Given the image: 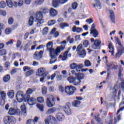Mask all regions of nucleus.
<instances>
[{"instance_id":"052dcab7","label":"nucleus","mask_w":124,"mask_h":124,"mask_svg":"<svg viewBox=\"0 0 124 124\" xmlns=\"http://www.w3.org/2000/svg\"><path fill=\"white\" fill-rule=\"evenodd\" d=\"M49 31V28L47 27H45L43 30V34H47L48 33V31Z\"/></svg>"},{"instance_id":"13d9d810","label":"nucleus","mask_w":124,"mask_h":124,"mask_svg":"<svg viewBox=\"0 0 124 124\" xmlns=\"http://www.w3.org/2000/svg\"><path fill=\"white\" fill-rule=\"evenodd\" d=\"M67 41H69L70 44H72V43L74 42V38L70 39V36H68L67 38Z\"/></svg>"},{"instance_id":"4468645a","label":"nucleus","mask_w":124,"mask_h":124,"mask_svg":"<svg viewBox=\"0 0 124 124\" xmlns=\"http://www.w3.org/2000/svg\"><path fill=\"white\" fill-rule=\"evenodd\" d=\"M46 50L49 51V54L55 53L56 49L53 48V42H49L46 44Z\"/></svg>"},{"instance_id":"1a4fd4ad","label":"nucleus","mask_w":124,"mask_h":124,"mask_svg":"<svg viewBox=\"0 0 124 124\" xmlns=\"http://www.w3.org/2000/svg\"><path fill=\"white\" fill-rule=\"evenodd\" d=\"M55 104V97L52 95L48 96V97L46 99V106L48 108L53 107L54 104Z\"/></svg>"},{"instance_id":"c03bdc74","label":"nucleus","mask_w":124,"mask_h":124,"mask_svg":"<svg viewBox=\"0 0 124 124\" xmlns=\"http://www.w3.org/2000/svg\"><path fill=\"white\" fill-rule=\"evenodd\" d=\"M31 74H33V70H30V71H27L25 73V76L26 77H29V76H31Z\"/></svg>"},{"instance_id":"6ab92c4d","label":"nucleus","mask_w":124,"mask_h":124,"mask_svg":"<svg viewBox=\"0 0 124 124\" xmlns=\"http://www.w3.org/2000/svg\"><path fill=\"white\" fill-rule=\"evenodd\" d=\"M72 106L73 107H76L77 108H79L81 106V101L78 100H74L72 102Z\"/></svg>"},{"instance_id":"6e6d98bb","label":"nucleus","mask_w":124,"mask_h":124,"mask_svg":"<svg viewBox=\"0 0 124 124\" xmlns=\"http://www.w3.org/2000/svg\"><path fill=\"white\" fill-rule=\"evenodd\" d=\"M32 93H33V91L32 90V89L29 88L27 90L26 92V93L27 94H26V95H30V94H31Z\"/></svg>"},{"instance_id":"5fc2aeb1","label":"nucleus","mask_w":124,"mask_h":124,"mask_svg":"<svg viewBox=\"0 0 124 124\" xmlns=\"http://www.w3.org/2000/svg\"><path fill=\"white\" fill-rule=\"evenodd\" d=\"M72 7L73 9L75 10V9H76L77 8V7H78V3H77V2H75L73 3L72 4Z\"/></svg>"},{"instance_id":"a18cd8bd","label":"nucleus","mask_w":124,"mask_h":124,"mask_svg":"<svg viewBox=\"0 0 124 124\" xmlns=\"http://www.w3.org/2000/svg\"><path fill=\"white\" fill-rule=\"evenodd\" d=\"M36 107L42 112L43 111V110H44V106H43V105H41V104H37Z\"/></svg>"},{"instance_id":"bf43d9fd","label":"nucleus","mask_w":124,"mask_h":124,"mask_svg":"<svg viewBox=\"0 0 124 124\" xmlns=\"http://www.w3.org/2000/svg\"><path fill=\"white\" fill-rule=\"evenodd\" d=\"M22 45V42L20 40H18L16 42V48H19L20 46Z\"/></svg>"},{"instance_id":"09e8293b","label":"nucleus","mask_w":124,"mask_h":124,"mask_svg":"<svg viewBox=\"0 0 124 124\" xmlns=\"http://www.w3.org/2000/svg\"><path fill=\"white\" fill-rule=\"evenodd\" d=\"M84 65L85 66H86L87 67H88L91 66V65H92V63L89 60H86L84 62Z\"/></svg>"},{"instance_id":"2eb2a0df","label":"nucleus","mask_w":124,"mask_h":124,"mask_svg":"<svg viewBox=\"0 0 124 124\" xmlns=\"http://www.w3.org/2000/svg\"><path fill=\"white\" fill-rule=\"evenodd\" d=\"M100 45H101V40L96 39L95 40L93 44L92 45V49H94V50H97Z\"/></svg>"},{"instance_id":"6e6552de","label":"nucleus","mask_w":124,"mask_h":124,"mask_svg":"<svg viewBox=\"0 0 124 124\" xmlns=\"http://www.w3.org/2000/svg\"><path fill=\"white\" fill-rule=\"evenodd\" d=\"M8 115H10V116H15V115H17V116H21V115H22V111H21V110L19 109L10 108L8 112Z\"/></svg>"},{"instance_id":"680f3d73","label":"nucleus","mask_w":124,"mask_h":124,"mask_svg":"<svg viewBox=\"0 0 124 124\" xmlns=\"http://www.w3.org/2000/svg\"><path fill=\"white\" fill-rule=\"evenodd\" d=\"M124 70V68L123 67H120L119 69V73H118V77H122V72Z\"/></svg>"},{"instance_id":"58836bf2","label":"nucleus","mask_w":124,"mask_h":124,"mask_svg":"<svg viewBox=\"0 0 124 124\" xmlns=\"http://www.w3.org/2000/svg\"><path fill=\"white\" fill-rule=\"evenodd\" d=\"M62 75H61V72L59 71H56V78L58 81H61L62 80Z\"/></svg>"},{"instance_id":"de8ad7c7","label":"nucleus","mask_w":124,"mask_h":124,"mask_svg":"<svg viewBox=\"0 0 124 124\" xmlns=\"http://www.w3.org/2000/svg\"><path fill=\"white\" fill-rule=\"evenodd\" d=\"M9 25H12L14 23V18L13 17H10L8 20Z\"/></svg>"},{"instance_id":"c85d7f7f","label":"nucleus","mask_w":124,"mask_h":124,"mask_svg":"<svg viewBox=\"0 0 124 124\" xmlns=\"http://www.w3.org/2000/svg\"><path fill=\"white\" fill-rule=\"evenodd\" d=\"M50 123H54V122H57L56 118L52 115H49L47 117Z\"/></svg>"},{"instance_id":"f3484780","label":"nucleus","mask_w":124,"mask_h":124,"mask_svg":"<svg viewBox=\"0 0 124 124\" xmlns=\"http://www.w3.org/2000/svg\"><path fill=\"white\" fill-rule=\"evenodd\" d=\"M56 118L58 121H59L60 122H62L64 120L65 118V117L64 116V114L62 112H58L56 114Z\"/></svg>"},{"instance_id":"f8f14e48","label":"nucleus","mask_w":124,"mask_h":124,"mask_svg":"<svg viewBox=\"0 0 124 124\" xmlns=\"http://www.w3.org/2000/svg\"><path fill=\"white\" fill-rule=\"evenodd\" d=\"M83 67V64H77V63L75 62H73L70 65V68L71 69H76L77 72H80L81 71V69Z\"/></svg>"},{"instance_id":"c9c22d12","label":"nucleus","mask_w":124,"mask_h":124,"mask_svg":"<svg viewBox=\"0 0 124 124\" xmlns=\"http://www.w3.org/2000/svg\"><path fill=\"white\" fill-rule=\"evenodd\" d=\"M60 26L62 29H64L65 27H69V24H68L67 23L62 22L60 24Z\"/></svg>"},{"instance_id":"69168bd1","label":"nucleus","mask_w":124,"mask_h":124,"mask_svg":"<svg viewBox=\"0 0 124 124\" xmlns=\"http://www.w3.org/2000/svg\"><path fill=\"white\" fill-rule=\"evenodd\" d=\"M42 10V13L43 14H46V13H48L49 12V10L47 8H44L41 10Z\"/></svg>"},{"instance_id":"79ce46f5","label":"nucleus","mask_w":124,"mask_h":124,"mask_svg":"<svg viewBox=\"0 0 124 124\" xmlns=\"http://www.w3.org/2000/svg\"><path fill=\"white\" fill-rule=\"evenodd\" d=\"M0 94L1 95V98L5 100V98H6V93L5 92H4V91H1L0 92Z\"/></svg>"},{"instance_id":"f704fd0d","label":"nucleus","mask_w":124,"mask_h":124,"mask_svg":"<svg viewBox=\"0 0 124 124\" xmlns=\"http://www.w3.org/2000/svg\"><path fill=\"white\" fill-rule=\"evenodd\" d=\"M113 65H114V63H113L112 62H110L108 64L106 63L107 71H108V72H110V71L111 70V67H112V66H113Z\"/></svg>"},{"instance_id":"37998d69","label":"nucleus","mask_w":124,"mask_h":124,"mask_svg":"<svg viewBox=\"0 0 124 124\" xmlns=\"http://www.w3.org/2000/svg\"><path fill=\"white\" fill-rule=\"evenodd\" d=\"M42 93L43 95H46L47 93V87L44 86L42 89Z\"/></svg>"},{"instance_id":"ea45409f","label":"nucleus","mask_w":124,"mask_h":124,"mask_svg":"<svg viewBox=\"0 0 124 124\" xmlns=\"http://www.w3.org/2000/svg\"><path fill=\"white\" fill-rule=\"evenodd\" d=\"M7 54V51L5 49L0 50V56H5Z\"/></svg>"},{"instance_id":"9d476101","label":"nucleus","mask_w":124,"mask_h":124,"mask_svg":"<svg viewBox=\"0 0 124 124\" xmlns=\"http://www.w3.org/2000/svg\"><path fill=\"white\" fill-rule=\"evenodd\" d=\"M61 44H62L60 47H57L55 49V54L59 55L60 53H61V51H63L65 48V45H66V41L64 40L61 42Z\"/></svg>"},{"instance_id":"a19ab883","label":"nucleus","mask_w":124,"mask_h":124,"mask_svg":"<svg viewBox=\"0 0 124 124\" xmlns=\"http://www.w3.org/2000/svg\"><path fill=\"white\" fill-rule=\"evenodd\" d=\"M44 2V0H36L34 1L35 4L37 5H41Z\"/></svg>"},{"instance_id":"ddd939ff","label":"nucleus","mask_w":124,"mask_h":124,"mask_svg":"<svg viewBox=\"0 0 124 124\" xmlns=\"http://www.w3.org/2000/svg\"><path fill=\"white\" fill-rule=\"evenodd\" d=\"M43 51L40 50L39 52L37 51H35L33 56V59L36 61H40L42 59V56L43 55Z\"/></svg>"},{"instance_id":"0e129e2a","label":"nucleus","mask_w":124,"mask_h":124,"mask_svg":"<svg viewBox=\"0 0 124 124\" xmlns=\"http://www.w3.org/2000/svg\"><path fill=\"white\" fill-rule=\"evenodd\" d=\"M27 124H35V123H34V121L32 119H29L27 121Z\"/></svg>"},{"instance_id":"7c9ffc66","label":"nucleus","mask_w":124,"mask_h":124,"mask_svg":"<svg viewBox=\"0 0 124 124\" xmlns=\"http://www.w3.org/2000/svg\"><path fill=\"white\" fill-rule=\"evenodd\" d=\"M7 6L10 8H12L13 7V2L12 0H6Z\"/></svg>"},{"instance_id":"473e14b6","label":"nucleus","mask_w":124,"mask_h":124,"mask_svg":"<svg viewBox=\"0 0 124 124\" xmlns=\"http://www.w3.org/2000/svg\"><path fill=\"white\" fill-rule=\"evenodd\" d=\"M10 80V75H7L3 78V80L4 82V83H7V82H8V81H9Z\"/></svg>"},{"instance_id":"bb28decb","label":"nucleus","mask_w":124,"mask_h":124,"mask_svg":"<svg viewBox=\"0 0 124 124\" xmlns=\"http://www.w3.org/2000/svg\"><path fill=\"white\" fill-rule=\"evenodd\" d=\"M60 0H53L52 1V6L55 8L58 7L60 5Z\"/></svg>"},{"instance_id":"338daca9","label":"nucleus","mask_w":124,"mask_h":124,"mask_svg":"<svg viewBox=\"0 0 124 124\" xmlns=\"http://www.w3.org/2000/svg\"><path fill=\"white\" fill-rule=\"evenodd\" d=\"M25 2L24 0H19L18 2V6H22L24 5V3Z\"/></svg>"},{"instance_id":"cd10ccee","label":"nucleus","mask_w":124,"mask_h":124,"mask_svg":"<svg viewBox=\"0 0 124 124\" xmlns=\"http://www.w3.org/2000/svg\"><path fill=\"white\" fill-rule=\"evenodd\" d=\"M57 111V109L56 108H49L46 112V114H53V113H55V111Z\"/></svg>"},{"instance_id":"39448f33","label":"nucleus","mask_w":124,"mask_h":124,"mask_svg":"<svg viewBox=\"0 0 124 124\" xmlns=\"http://www.w3.org/2000/svg\"><path fill=\"white\" fill-rule=\"evenodd\" d=\"M3 121L5 124H15L17 122L16 118L13 116H5Z\"/></svg>"},{"instance_id":"f257e3e1","label":"nucleus","mask_w":124,"mask_h":124,"mask_svg":"<svg viewBox=\"0 0 124 124\" xmlns=\"http://www.w3.org/2000/svg\"><path fill=\"white\" fill-rule=\"evenodd\" d=\"M72 74L76 76H70L67 78V81L70 84H73L74 86H80L81 85V80L85 78V75L82 73H76L75 70L71 71Z\"/></svg>"},{"instance_id":"49530a36","label":"nucleus","mask_w":124,"mask_h":124,"mask_svg":"<svg viewBox=\"0 0 124 124\" xmlns=\"http://www.w3.org/2000/svg\"><path fill=\"white\" fill-rule=\"evenodd\" d=\"M48 26H53L56 24V20L55 19L50 20L47 23Z\"/></svg>"},{"instance_id":"f03ea898","label":"nucleus","mask_w":124,"mask_h":124,"mask_svg":"<svg viewBox=\"0 0 124 124\" xmlns=\"http://www.w3.org/2000/svg\"><path fill=\"white\" fill-rule=\"evenodd\" d=\"M37 72L38 76H39V77H42L40 78V82L43 83L44 80H45V78L47 77L49 73L46 71V69L45 68H40L38 69Z\"/></svg>"},{"instance_id":"603ef678","label":"nucleus","mask_w":124,"mask_h":124,"mask_svg":"<svg viewBox=\"0 0 124 124\" xmlns=\"http://www.w3.org/2000/svg\"><path fill=\"white\" fill-rule=\"evenodd\" d=\"M12 31V29L8 28L5 29V32L6 34H10Z\"/></svg>"},{"instance_id":"393cba45","label":"nucleus","mask_w":124,"mask_h":124,"mask_svg":"<svg viewBox=\"0 0 124 124\" xmlns=\"http://www.w3.org/2000/svg\"><path fill=\"white\" fill-rule=\"evenodd\" d=\"M94 1L96 2L95 4H93V7H97L98 9H101V3L100 2V1L99 0H94Z\"/></svg>"},{"instance_id":"c756f323","label":"nucleus","mask_w":124,"mask_h":124,"mask_svg":"<svg viewBox=\"0 0 124 124\" xmlns=\"http://www.w3.org/2000/svg\"><path fill=\"white\" fill-rule=\"evenodd\" d=\"M34 20V18L33 17V16H30L28 21V24L30 27L32 26V25H33Z\"/></svg>"},{"instance_id":"e2e57ef3","label":"nucleus","mask_w":124,"mask_h":124,"mask_svg":"<svg viewBox=\"0 0 124 124\" xmlns=\"http://www.w3.org/2000/svg\"><path fill=\"white\" fill-rule=\"evenodd\" d=\"M31 67H29L28 66H25L24 67H23V71L24 72H26V71H27V70H28V71H30V70H31Z\"/></svg>"},{"instance_id":"e433bc0d","label":"nucleus","mask_w":124,"mask_h":124,"mask_svg":"<svg viewBox=\"0 0 124 124\" xmlns=\"http://www.w3.org/2000/svg\"><path fill=\"white\" fill-rule=\"evenodd\" d=\"M20 108L23 114H26L27 113V108H26V105H23L21 106Z\"/></svg>"},{"instance_id":"dca6fc26","label":"nucleus","mask_w":124,"mask_h":124,"mask_svg":"<svg viewBox=\"0 0 124 124\" xmlns=\"http://www.w3.org/2000/svg\"><path fill=\"white\" fill-rule=\"evenodd\" d=\"M49 56L51 57V59L49 61V63L50 64H52L57 62V57H58L59 55L56 54L55 52H52L51 53H49Z\"/></svg>"},{"instance_id":"9b49d317","label":"nucleus","mask_w":124,"mask_h":124,"mask_svg":"<svg viewBox=\"0 0 124 124\" xmlns=\"http://www.w3.org/2000/svg\"><path fill=\"white\" fill-rule=\"evenodd\" d=\"M16 99L19 103H21L22 101H25V96L23 91L17 92L16 95Z\"/></svg>"},{"instance_id":"774afa93","label":"nucleus","mask_w":124,"mask_h":124,"mask_svg":"<svg viewBox=\"0 0 124 124\" xmlns=\"http://www.w3.org/2000/svg\"><path fill=\"white\" fill-rule=\"evenodd\" d=\"M121 88L123 92H124V79H122L121 83Z\"/></svg>"},{"instance_id":"864d4df0","label":"nucleus","mask_w":124,"mask_h":124,"mask_svg":"<svg viewBox=\"0 0 124 124\" xmlns=\"http://www.w3.org/2000/svg\"><path fill=\"white\" fill-rule=\"evenodd\" d=\"M37 100L39 103H42V102H44V98L43 97H38Z\"/></svg>"},{"instance_id":"72a5a7b5","label":"nucleus","mask_w":124,"mask_h":124,"mask_svg":"<svg viewBox=\"0 0 124 124\" xmlns=\"http://www.w3.org/2000/svg\"><path fill=\"white\" fill-rule=\"evenodd\" d=\"M69 53V50L65 51L63 53V56L62 57V61H65L67 59V55Z\"/></svg>"},{"instance_id":"2f4dec72","label":"nucleus","mask_w":124,"mask_h":124,"mask_svg":"<svg viewBox=\"0 0 124 124\" xmlns=\"http://www.w3.org/2000/svg\"><path fill=\"white\" fill-rule=\"evenodd\" d=\"M7 95L10 98H13L14 97V91L10 90L7 93Z\"/></svg>"},{"instance_id":"423d86ee","label":"nucleus","mask_w":124,"mask_h":124,"mask_svg":"<svg viewBox=\"0 0 124 124\" xmlns=\"http://www.w3.org/2000/svg\"><path fill=\"white\" fill-rule=\"evenodd\" d=\"M76 91H77L76 87L72 85L65 87V93H66L68 95H73Z\"/></svg>"},{"instance_id":"0eeeda50","label":"nucleus","mask_w":124,"mask_h":124,"mask_svg":"<svg viewBox=\"0 0 124 124\" xmlns=\"http://www.w3.org/2000/svg\"><path fill=\"white\" fill-rule=\"evenodd\" d=\"M37 101V100H36V99L33 97L31 98V95H25L24 102H28L30 106H32V105L36 104Z\"/></svg>"},{"instance_id":"4be33fe9","label":"nucleus","mask_w":124,"mask_h":124,"mask_svg":"<svg viewBox=\"0 0 124 124\" xmlns=\"http://www.w3.org/2000/svg\"><path fill=\"white\" fill-rule=\"evenodd\" d=\"M108 48L110 50L108 51L109 53H111V56H114V54H115V48H114V46H113L112 43L108 44Z\"/></svg>"},{"instance_id":"20e7f679","label":"nucleus","mask_w":124,"mask_h":124,"mask_svg":"<svg viewBox=\"0 0 124 124\" xmlns=\"http://www.w3.org/2000/svg\"><path fill=\"white\" fill-rule=\"evenodd\" d=\"M76 51L78 52L77 55L79 58H84L86 57V50L83 47V45H78L76 48Z\"/></svg>"},{"instance_id":"5701e85b","label":"nucleus","mask_w":124,"mask_h":124,"mask_svg":"<svg viewBox=\"0 0 124 124\" xmlns=\"http://www.w3.org/2000/svg\"><path fill=\"white\" fill-rule=\"evenodd\" d=\"M90 34H93V37L96 38L98 36L99 33H98V31L96 29H94L90 31Z\"/></svg>"},{"instance_id":"a878e982","label":"nucleus","mask_w":124,"mask_h":124,"mask_svg":"<svg viewBox=\"0 0 124 124\" xmlns=\"http://www.w3.org/2000/svg\"><path fill=\"white\" fill-rule=\"evenodd\" d=\"M63 109L67 115H71V114H72V111H71V109H70V108H69L68 107H64L63 108Z\"/></svg>"},{"instance_id":"3c124183","label":"nucleus","mask_w":124,"mask_h":124,"mask_svg":"<svg viewBox=\"0 0 124 124\" xmlns=\"http://www.w3.org/2000/svg\"><path fill=\"white\" fill-rule=\"evenodd\" d=\"M6 6V3L4 1H1L0 2V7L1 8H4Z\"/></svg>"},{"instance_id":"8fccbe9b","label":"nucleus","mask_w":124,"mask_h":124,"mask_svg":"<svg viewBox=\"0 0 124 124\" xmlns=\"http://www.w3.org/2000/svg\"><path fill=\"white\" fill-rule=\"evenodd\" d=\"M115 40L117 42L116 44H118L119 46H120L121 47H123V45H122L121 40H120V39H119V38L115 37Z\"/></svg>"},{"instance_id":"7ed1b4c3","label":"nucleus","mask_w":124,"mask_h":124,"mask_svg":"<svg viewBox=\"0 0 124 124\" xmlns=\"http://www.w3.org/2000/svg\"><path fill=\"white\" fill-rule=\"evenodd\" d=\"M34 17L37 21V27H40L41 24L43 23V14L41 11L37 12L34 15Z\"/></svg>"},{"instance_id":"4c0bfd02","label":"nucleus","mask_w":124,"mask_h":124,"mask_svg":"<svg viewBox=\"0 0 124 124\" xmlns=\"http://www.w3.org/2000/svg\"><path fill=\"white\" fill-rule=\"evenodd\" d=\"M95 120L99 124H103V122L99 117L95 116Z\"/></svg>"},{"instance_id":"a211bd4d","label":"nucleus","mask_w":124,"mask_h":124,"mask_svg":"<svg viewBox=\"0 0 124 124\" xmlns=\"http://www.w3.org/2000/svg\"><path fill=\"white\" fill-rule=\"evenodd\" d=\"M49 15L50 17H56L58 15V11L53 8H50L49 10Z\"/></svg>"},{"instance_id":"4d7b16f0","label":"nucleus","mask_w":124,"mask_h":124,"mask_svg":"<svg viewBox=\"0 0 124 124\" xmlns=\"http://www.w3.org/2000/svg\"><path fill=\"white\" fill-rule=\"evenodd\" d=\"M89 45H90V43L88 40H86L83 42L84 47H87Z\"/></svg>"},{"instance_id":"412c9836","label":"nucleus","mask_w":124,"mask_h":124,"mask_svg":"<svg viewBox=\"0 0 124 124\" xmlns=\"http://www.w3.org/2000/svg\"><path fill=\"white\" fill-rule=\"evenodd\" d=\"M83 31V28L80 27H77L76 26H74L72 28V31L73 32H77L80 33L81 31Z\"/></svg>"},{"instance_id":"aec40b11","label":"nucleus","mask_w":124,"mask_h":124,"mask_svg":"<svg viewBox=\"0 0 124 124\" xmlns=\"http://www.w3.org/2000/svg\"><path fill=\"white\" fill-rule=\"evenodd\" d=\"M124 53V47H122L121 49H118L117 52L115 54V58H121V56Z\"/></svg>"},{"instance_id":"b1692460","label":"nucleus","mask_w":124,"mask_h":124,"mask_svg":"<svg viewBox=\"0 0 124 124\" xmlns=\"http://www.w3.org/2000/svg\"><path fill=\"white\" fill-rule=\"evenodd\" d=\"M109 14H110V18L111 21L112 22V23H114L115 24V14L114 13V12L112 10H109Z\"/></svg>"}]
</instances>
